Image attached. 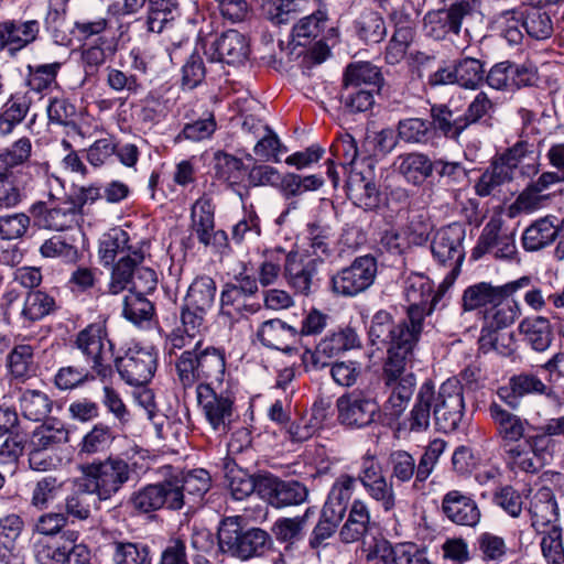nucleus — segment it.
Returning a JSON list of instances; mask_svg holds the SVG:
<instances>
[{"mask_svg":"<svg viewBox=\"0 0 564 564\" xmlns=\"http://www.w3.org/2000/svg\"><path fill=\"white\" fill-rule=\"evenodd\" d=\"M522 341L532 350L545 351L554 338L553 326L544 316H531L523 318L518 325Z\"/></svg>","mask_w":564,"mask_h":564,"instance_id":"obj_36","label":"nucleus"},{"mask_svg":"<svg viewBox=\"0 0 564 564\" xmlns=\"http://www.w3.org/2000/svg\"><path fill=\"white\" fill-rule=\"evenodd\" d=\"M370 516L367 507L359 500L354 501L348 517L339 530V539L343 543L359 541L368 531Z\"/></svg>","mask_w":564,"mask_h":564,"instance_id":"obj_53","label":"nucleus"},{"mask_svg":"<svg viewBox=\"0 0 564 564\" xmlns=\"http://www.w3.org/2000/svg\"><path fill=\"white\" fill-rule=\"evenodd\" d=\"M290 250L281 246L265 248L262 251V262L259 267V282L263 285L273 284L284 271Z\"/></svg>","mask_w":564,"mask_h":564,"instance_id":"obj_55","label":"nucleus"},{"mask_svg":"<svg viewBox=\"0 0 564 564\" xmlns=\"http://www.w3.org/2000/svg\"><path fill=\"white\" fill-rule=\"evenodd\" d=\"M328 19L326 6L319 7L316 11L299 20L292 29L293 41L300 46H307L316 40Z\"/></svg>","mask_w":564,"mask_h":564,"instance_id":"obj_52","label":"nucleus"},{"mask_svg":"<svg viewBox=\"0 0 564 564\" xmlns=\"http://www.w3.org/2000/svg\"><path fill=\"white\" fill-rule=\"evenodd\" d=\"M531 525L539 533H546L547 525H555L557 520V503L549 492H541L530 508Z\"/></svg>","mask_w":564,"mask_h":564,"instance_id":"obj_63","label":"nucleus"},{"mask_svg":"<svg viewBox=\"0 0 564 564\" xmlns=\"http://www.w3.org/2000/svg\"><path fill=\"white\" fill-rule=\"evenodd\" d=\"M315 514V508L308 507L303 514L294 518H280L272 527V532L279 542L294 543L303 538L308 520Z\"/></svg>","mask_w":564,"mask_h":564,"instance_id":"obj_57","label":"nucleus"},{"mask_svg":"<svg viewBox=\"0 0 564 564\" xmlns=\"http://www.w3.org/2000/svg\"><path fill=\"white\" fill-rule=\"evenodd\" d=\"M531 283V276L523 275L503 285L495 286L489 282H478L467 286L462 296V307L465 312L498 304L516 294L520 289H525Z\"/></svg>","mask_w":564,"mask_h":564,"instance_id":"obj_14","label":"nucleus"},{"mask_svg":"<svg viewBox=\"0 0 564 564\" xmlns=\"http://www.w3.org/2000/svg\"><path fill=\"white\" fill-rule=\"evenodd\" d=\"M217 130V121L213 111L206 110L204 113L185 122L182 130L176 135V141L187 140L191 142H200L212 139Z\"/></svg>","mask_w":564,"mask_h":564,"instance_id":"obj_61","label":"nucleus"},{"mask_svg":"<svg viewBox=\"0 0 564 564\" xmlns=\"http://www.w3.org/2000/svg\"><path fill=\"white\" fill-rule=\"evenodd\" d=\"M325 183L321 174L301 175L288 172L280 175L276 189L281 196L289 202L288 209L297 208V198L308 192H316Z\"/></svg>","mask_w":564,"mask_h":564,"instance_id":"obj_32","label":"nucleus"},{"mask_svg":"<svg viewBox=\"0 0 564 564\" xmlns=\"http://www.w3.org/2000/svg\"><path fill=\"white\" fill-rule=\"evenodd\" d=\"M115 438L111 427L102 423L95 424L78 443L76 456L85 463L98 460L96 456L107 453Z\"/></svg>","mask_w":564,"mask_h":564,"instance_id":"obj_35","label":"nucleus"},{"mask_svg":"<svg viewBox=\"0 0 564 564\" xmlns=\"http://www.w3.org/2000/svg\"><path fill=\"white\" fill-rule=\"evenodd\" d=\"M347 197L365 210H376L380 206V192L376 184L360 174H350L344 184Z\"/></svg>","mask_w":564,"mask_h":564,"instance_id":"obj_42","label":"nucleus"},{"mask_svg":"<svg viewBox=\"0 0 564 564\" xmlns=\"http://www.w3.org/2000/svg\"><path fill=\"white\" fill-rule=\"evenodd\" d=\"M122 316L141 328H149L156 321V308L145 294L129 292L123 299Z\"/></svg>","mask_w":564,"mask_h":564,"instance_id":"obj_43","label":"nucleus"},{"mask_svg":"<svg viewBox=\"0 0 564 564\" xmlns=\"http://www.w3.org/2000/svg\"><path fill=\"white\" fill-rule=\"evenodd\" d=\"M305 234L308 250L314 256L313 260H318L321 264L334 256V232L329 225L319 220L310 221L306 224Z\"/></svg>","mask_w":564,"mask_h":564,"instance_id":"obj_39","label":"nucleus"},{"mask_svg":"<svg viewBox=\"0 0 564 564\" xmlns=\"http://www.w3.org/2000/svg\"><path fill=\"white\" fill-rule=\"evenodd\" d=\"M170 482L177 489L180 510L186 503L197 501L209 490L210 475L203 468L193 469L171 476Z\"/></svg>","mask_w":564,"mask_h":564,"instance_id":"obj_31","label":"nucleus"},{"mask_svg":"<svg viewBox=\"0 0 564 564\" xmlns=\"http://www.w3.org/2000/svg\"><path fill=\"white\" fill-rule=\"evenodd\" d=\"M475 3V0H456L447 7L427 11L423 18L426 36L436 41H443L449 35L458 36L464 21L474 18Z\"/></svg>","mask_w":564,"mask_h":564,"instance_id":"obj_7","label":"nucleus"},{"mask_svg":"<svg viewBox=\"0 0 564 564\" xmlns=\"http://www.w3.org/2000/svg\"><path fill=\"white\" fill-rule=\"evenodd\" d=\"M538 80V68L531 61L517 63L510 59L494 64L486 75V84L496 90L516 91L532 87Z\"/></svg>","mask_w":564,"mask_h":564,"instance_id":"obj_11","label":"nucleus"},{"mask_svg":"<svg viewBox=\"0 0 564 564\" xmlns=\"http://www.w3.org/2000/svg\"><path fill=\"white\" fill-rule=\"evenodd\" d=\"M432 159L423 152H409L398 155L390 167L408 184L422 186L432 180Z\"/></svg>","mask_w":564,"mask_h":564,"instance_id":"obj_27","label":"nucleus"},{"mask_svg":"<svg viewBox=\"0 0 564 564\" xmlns=\"http://www.w3.org/2000/svg\"><path fill=\"white\" fill-rule=\"evenodd\" d=\"M358 347L359 336L354 328L347 326L328 333L314 347H306L302 360L306 366L323 368L329 365L332 358Z\"/></svg>","mask_w":564,"mask_h":564,"instance_id":"obj_12","label":"nucleus"},{"mask_svg":"<svg viewBox=\"0 0 564 564\" xmlns=\"http://www.w3.org/2000/svg\"><path fill=\"white\" fill-rule=\"evenodd\" d=\"M522 29L533 41H546L554 33L553 18L549 11L540 7H527L521 10Z\"/></svg>","mask_w":564,"mask_h":564,"instance_id":"obj_48","label":"nucleus"},{"mask_svg":"<svg viewBox=\"0 0 564 564\" xmlns=\"http://www.w3.org/2000/svg\"><path fill=\"white\" fill-rule=\"evenodd\" d=\"M177 15H180L178 0H148L147 14L138 21H143L148 32L159 34Z\"/></svg>","mask_w":564,"mask_h":564,"instance_id":"obj_47","label":"nucleus"},{"mask_svg":"<svg viewBox=\"0 0 564 564\" xmlns=\"http://www.w3.org/2000/svg\"><path fill=\"white\" fill-rule=\"evenodd\" d=\"M58 308L56 299L52 294L43 290L29 291L24 299L21 317L32 324L54 314Z\"/></svg>","mask_w":564,"mask_h":564,"instance_id":"obj_51","label":"nucleus"},{"mask_svg":"<svg viewBox=\"0 0 564 564\" xmlns=\"http://www.w3.org/2000/svg\"><path fill=\"white\" fill-rule=\"evenodd\" d=\"M259 291L258 280L252 274L240 272L225 283L220 292V314L230 319L245 317L259 311L260 305L247 303Z\"/></svg>","mask_w":564,"mask_h":564,"instance_id":"obj_9","label":"nucleus"},{"mask_svg":"<svg viewBox=\"0 0 564 564\" xmlns=\"http://www.w3.org/2000/svg\"><path fill=\"white\" fill-rule=\"evenodd\" d=\"M197 400L214 430L225 427L234 409L231 390H197Z\"/></svg>","mask_w":564,"mask_h":564,"instance_id":"obj_26","label":"nucleus"},{"mask_svg":"<svg viewBox=\"0 0 564 564\" xmlns=\"http://www.w3.org/2000/svg\"><path fill=\"white\" fill-rule=\"evenodd\" d=\"M130 242L129 234L120 227H115L105 232L98 246V257L100 263L108 268L113 265L117 257L121 253H128L129 249L137 248Z\"/></svg>","mask_w":564,"mask_h":564,"instance_id":"obj_49","label":"nucleus"},{"mask_svg":"<svg viewBox=\"0 0 564 564\" xmlns=\"http://www.w3.org/2000/svg\"><path fill=\"white\" fill-rule=\"evenodd\" d=\"M437 402H433V413L438 427L445 432L455 430L464 411L462 390H443L438 392Z\"/></svg>","mask_w":564,"mask_h":564,"instance_id":"obj_33","label":"nucleus"},{"mask_svg":"<svg viewBox=\"0 0 564 564\" xmlns=\"http://www.w3.org/2000/svg\"><path fill=\"white\" fill-rule=\"evenodd\" d=\"M378 271L377 259L371 254L360 256L330 276V290L343 297H354L368 290Z\"/></svg>","mask_w":564,"mask_h":564,"instance_id":"obj_8","label":"nucleus"},{"mask_svg":"<svg viewBox=\"0 0 564 564\" xmlns=\"http://www.w3.org/2000/svg\"><path fill=\"white\" fill-rule=\"evenodd\" d=\"M380 89L354 86H341L339 100L349 113L366 112L375 106V94Z\"/></svg>","mask_w":564,"mask_h":564,"instance_id":"obj_62","label":"nucleus"},{"mask_svg":"<svg viewBox=\"0 0 564 564\" xmlns=\"http://www.w3.org/2000/svg\"><path fill=\"white\" fill-rule=\"evenodd\" d=\"M356 35L367 44H376L383 40L387 26L380 13L364 10L352 23Z\"/></svg>","mask_w":564,"mask_h":564,"instance_id":"obj_56","label":"nucleus"},{"mask_svg":"<svg viewBox=\"0 0 564 564\" xmlns=\"http://www.w3.org/2000/svg\"><path fill=\"white\" fill-rule=\"evenodd\" d=\"M383 84L380 68L370 62L349 63L343 73L341 86L381 89Z\"/></svg>","mask_w":564,"mask_h":564,"instance_id":"obj_45","label":"nucleus"},{"mask_svg":"<svg viewBox=\"0 0 564 564\" xmlns=\"http://www.w3.org/2000/svg\"><path fill=\"white\" fill-rule=\"evenodd\" d=\"M68 441V431L61 423H44L31 434L26 448L54 449Z\"/></svg>","mask_w":564,"mask_h":564,"instance_id":"obj_58","label":"nucleus"},{"mask_svg":"<svg viewBox=\"0 0 564 564\" xmlns=\"http://www.w3.org/2000/svg\"><path fill=\"white\" fill-rule=\"evenodd\" d=\"M490 414L497 424L499 436L505 442V447L513 446L512 444L520 441L524 436L523 421L508 412L502 408V404L492 401L490 405Z\"/></svg>","mask_w":564,"mask_h":564,"instance_id":"obj_50","label":"nucleus"},{"mask_svg":"<svg viewBox=\"0 0 564 564\" xmlns=\"http://www.w3.org/2000/svg\"><path fill=\"white\" fill-rule=\"evenodd\" d=\"M465 229L460 224L453 223L438 229L431 242L433 258L443 267L459 271L465 258L463 241Z\"/></svg>","mask_w":564,"mask_h":564,"instance_id":"obj_17","label":"nucleus"},{"mask_svg":"<svg viewBox=\"0 0 564 564\" xmlns=\"http://www.w3.org/2000/svg\"><path fill=\"white\" fill-rule=\"evenodd\" d=\"M417 17L419 11L411 1L402 3L390 13V23L393 25V34L390 36V64L406 58L409 65H424L434 58L420 51L408 54L414 41Z\"/></svg>","mask_w":564,"mask_h":564,"instance_id":"obj_6","label":"nucleus"},{"mask_svg":"<svg viewBox=\"0 0 564 564\" xmlns=\"http://www.w3.org/2000/svg\"><path fill=\"white\" fill-rule=\"evenodd\" d=\"M556 217L547 216L533 221L522 234L521 242L525 251H538L556 240Z\"/></svg>","mask_w":564,"mask_h":564,"instance_id":"obj_44","label":"nucleus"},{"mask_svg":"<svg viewBox=\"0 0 564 564\" xmlns=\"http://www.w3.org/2000/svg\"><path fill=\"white\" fill-rule=\"evenodd\" d=\"M32 106L29 91L12 93L0 107V135L6 137L26 118Z\"/></svg>","mask_w":564,"mask_h":564,"instance_id":"obj_37","label":"nucleus"},{"mask_svg":"<svg viewBox=\"0 0 564 564\" xmlns=\"http://www.w3.org/2000/svg\"><path fill=\"white\" fill-rule=\"evenodd\" d=\"M159 351L153 346L130 347L124 356L115 359L117 372L122 380L134 388L147 387L155 375Z\"/></svg>","mask_w":564,"mask_h":564,"instance_id":"obj_10","label":"nucleus"},{"mask_svg":"<svg viewBox=\"0 0 564 564\" xmlns=\"http://www.w3.org/2000/svg\"><path fill=\"white\" fill-rule=\"evenodd\" d=\"M289 257L283 276L296 294L306 296L312 292L313 278L319 265L318 260L304 258L296 246L292 247Z\"/></svg>","mask_w":564,"mask_h":564,"instance_id":"obj_25","label":"nucleus"},{"mask_svg":"<svg viewBox=\"0 0 564 564\" xmlns=\"http://www.w3.org/2000/svg\"><path fill=\"white\" fill-rule=\"evenodd\" d=\"M431 127L434 134L458 142L468 127L462 109L447 104H433L430 109Z\"/></svg>","mask_w":564,"mask_h":564,"instance_id":"obj_28","label":"nucleus"},{"mask_svg":"<svg viewBox=\"0 0 564 564\" xmlns=\"http://www.w3.org/2000/svg\"><path fill=\"white\" fill-rule=\"evenodd\" d=\"M203 48L208 62L232 66L245 64L251 52L249 39L237 30L216 34L204 43Z\"/></svg>","mask_w":564,"mask_h":564,"instance_id":"obj_13","label":"nucleus"},{"mask_svg":"<svg viewBox=\"0 0 564 564\" xmlns=\"http://www.w3.org/2000/svg\"><path fill=\"white\" fill-rule=\"evenodd\" d=\"M217 536L224 551L242 561L263 556L273 545L272 538L265 530L248 528L241 516L223 519Z\"/></svg>","mask_w":564,"mask_h":564,"instance_id":"obj_3","label":"nucleus"},{"mask_svg":"<svg viewBox=\"0 0 564 564\" xmlns=\"http://www.w3.org/2000/svg\"><path fill=\"white\" fill-rule=\"evenodd\" d=\"M144 261V251L142 246L134 249H129V252L113 262L110 282L108 284L109 294H119L127 290L137 272L139 265Z\"/></svg>","mask_w":564,"mask_h":564,"instance_id":"obj_34","label":"nucleus"},{"mask_svg":"<svg viewBox=\"0 0 564 564\" xmlns=\"http://www.w3.org/2000/svg\"><path fill=\"white\" fill-rule=\"evenodd\" d=\"M80 470L89 492L96 494L100 500L116 495L131 479L132 469L127 460L119 456L83 463Z\"/></svg>","mask_w":564,"mask_h":564,"instance_id":"obj_5","label":"nucleus"},{"mask_svg":"<svg viewBox=\"0 0 564 564\" xmlns=\"http://www.w3.org/2000/svg\"><path fill=\"white\" fill-rule=\"evenodd\" d=\"M256 335L262 346L286 354L296 351L300 346L296 326L281 318H271L262 322Z\"/></svg>","mask_w":564,"mask_h":564,"instance_id":"obj_24","label":"nucleus"},{"mask_svg":"<svg viewBox=\"0 0 564 564\" xmlns=\"http://www.w3.org/2000/svg\"><path fill=\"white\" fill-rule=\"evenodd\" d=\"M177 489L170 482V478L163 481L147 485L133 492L130 503L140 513H150L162 508L178 510Z\"/></svg>","mask_w":564,"mask_h":564,"instance_id":"obj_19","label":"nucleus"},{"mask_svg":"<svg viewBox=\"0 0 564 564\" xmlns=\"http://www.w3.org/2000/svg\"><path fill=\"white\" fill-rule=\"evenodd\" d=\"M62 68V63L53 62L46 64H28L24 84L30 91L42 96L48 95L57 86V75Z\"/></svg>","mask_w":564,"mask_h":564,"instance_id":"obj_46","label":"nucleus"},{"mask_svg":"<svg viewBox=\"0 0 564 564\" xmlns=\"http://www.w3.org/2000/svg\"><path fill=\"white\" fill-rule=\"evenodd\" d=\"M171 62L181 64V87L183 90H192L203 84L206 77V66L203 57L193 47L189 39L172 42L166 48Z\"/></svg>","mask_w":564,"mask_h":564,"instance_id":"obj_15","label":"nucleus"},{"mask_svg":"<svg viewBox=\"0 0 564 564\" xmlns=\"http://www.w3.org/2000/svg\"><path fill=\"white\" fill-rule=\"evenodd\" d=\"M337 408L339 421L345 425L356 427L370 424L378 412L377 403L356 390L340 397Z\"/></svg>","mask_w":564,"mask_h":564,"instance_id":"obj_23","label":"nucleus"},{"mask_svg":"<svg viewBox=\"0 0 564 564\" xmlns=\"http://www.w3.org/2000/svg\"><path fill=\"white\" fill-rule=\"evenodd\" d=\"M174 371L183 388H214L227 383L234 388L230 371L226 369V354L224 348L204 346L197 340L189 349L175 354L173 360Z\"/></svg>","mask_w":564,"mask_h":564,"instance_id":"obj_2","label":"nucleus"},{"mask_svg":"<svg viewBox=\"0 0 564 564\" xmlns=\"http://www.w3.org/2000/svg\"><path fill=\"white\" fill-rule=\"evenodd\" d=\"M31 155L32 142L29 137L0 148V208H13L23 200V188L18 177Z\"/></svg>","mask_w":564,"mask_h":564,"instance_id":"obj_4","label":"nucleus"},{"mask_svg":"<svg viewBox=\"0 0 564 564\" xmlns=\"http://www.w3.org/2000/svg\"><path fill=\"white\" fill-rule=\"evenodd\" d=\"M261 498L274 508L297 506L306 501L307 487L297 480H282L271 474H267L260 481Z\"/></svg>","mask_w":564,"mask_h":564,"instance_id":"obj_20","label":"nucleus"},{"mask_svg":"<svg viewBox=\"0 0 564 564\" xmlns=\"http://www.w3.org/2000/svg\"><path fill=\"white\" fill-rule=\"evenodd\" d=\"M216 293L215 280L208 275H199L191 283L184 302L209 312L215 304Z\"/></svg>","mask_w":564,"mask_h":564,"instance_id":"obj_60","label":"nucleus"},{"mask_svg":"<svg viewBox=\"0 0 564 564\" xmlns=\"http://www.w3.org/2000/svg\"><path fill=\"white\" fill-rule=\"evenodd\" d=\"M395 283L400 284L408 307L406 318L390 330V382L393 364L402 362L414 348L423 330L425 317L434 312L446 291L442 285L435 291L429 276L416 272L403 275Z\"/></svg>","mask_w":564,"mask_h":564,"instance_id":"obj_1","label":"nucleus"},{"mask_svg":"<svg viewBox=\"0 0 564 564\" xmlns=\"http://www.w3.org/2000/svg\"><path fill=\"white\" fill-rule=\"evenodd\" d=\"M441 512L449 522L469 528H475L481 518L480 509L471 496L457 489L443 496Z\"/></svg>","mask_w":564,"mask_h":564,"instance_id":"obj_22","label":"nucleus"},{"mask_svg":"<svg viewBox=\"0 0 564 564\" xmlns=\"http://www.w3.org/2000/svg\"><path fill=\"white\" fill-rule=\"evenodd\" d=\"M117 39L110 37L95 39L91 43H85L80 48V61L87 76L95 75L98 69L117 52Z\"/></svg>","mask_w":564,"mask_h":564,"instance_id":"obj_41","label":"nucleus"},{"mask_svg":"<svg viewBox=\"0 0 564 564\" xmlns=\"http://www.w3.org/2000/svg\"><path fill=\"white\" fill-rule=\"evenodd\" d=\"M41 23L36 19H7L0 22V53L15 57L40 39Z\"/></svg>","mask_w":564,"mask_h":564,"instance_id":"obj_16","label":"nucleus"},{"mask_svg":"<svg viewBox=\"0 0 564 564\" xmlns=\"http://www.w3.org/2000/svg\"><path fill=\"white\" fill-rule=\"evenodd\" d=\"M215 210L213 198L203 194L191 207V228L198 242L205 247L210 246L212 232L215 229Z\"/></svg>","mask_w":564,"mask_h":564,"instance_id":"obj_38","label":"nucleus"},{"mask_svg":"<svg viewBox=\"0 0 564 564\" xmlns=\"http://www.w3.org/2000/svg\"><path fill=\"white\" fill-rule=\"evenodd\" d=\"M368 338V367L381 377L388 388V311L379 310L372 316Z\"/></svg>","mask_w":564,"mask_h":564,"instance_id":"obj_18","label":"nucleus"},{"mask_svg":"<svg viewBox=\"0 0 564 564\" xmlns=\"http://www.w3.org/2000/svg\"><path fill=\"white\" fill-rule=\"evenodd\" d=\"M110 545L115 564H151L150 549L144 543L116 540Z\"/></svg>","mask_w":564,"mask_h":564,"instance_id":"obj_64","label":"nucleus"},{"mask_svg":"<svg viewBox=\"0 0 564 564\" xmlns=\"http://www.w3.org/2000/svg\"><path fill=\"white\" fill-rule=\"evenodd\" d=\"M492 29L510 45L521 44L524 37L521 11L511 9L497 13L492 19Z\"/></svg>","mask_w":564,"mask_h":564,"instance_id":"obj_59","label":"nucleus"},{"mask_svg":"<svg viewBox=\"0 0 564 564\" xmlns=\"http://www.w3.org/2000/svg\"><path fill=\"white\" fill-rule=\"evenodd\" d=\"M74 345L91 360L105 359L107 351L112 355L113 345L108 338L105 322L88 324L76 335Z\"/></svg>","mask_w":564,"mask_h":564,"instance_id":"obj_30","label":"nucleus"},{"mask_svg":"<svg viewBox=\"0 0 564 564\" xmlns=\"http://www.w3.org/2000/svg\"><path fill=\"white\" fill-rule=\"evenodd\" d=\"M514 173L498 156L494 158L490 165L482 172L474 188L478 196L487 197L505 183L513 180Z\"/></svg>","mask_w":564,"mask_h":564,"instance_id":"obj_54","label":"nucleus"},{"mask_svg":"<svg viewBox=\"0 0 564 564\" xmlns=\"http://www.w3.org/2000/svg\"><path fill=\"white\" fill-rule=\"evenodd\" d=\"M214 172L215 178L226 183L227 187L238 196H241L240 193H246L247 166L240 158L223 150L216 151L214 153Z\"/></svg>","mask_w":564,"mask_h":564,"instance_id":"obj_29","label":"nucleus"},{"mask_svg":"<svg viewBox=\"0 0 564 564\" xmlns=\"http://www.w3.org/2000/svg\"><path fill=\"white\" fill-rule=\"evenodd\" d=\"M84 236L80 228L70 234L55 235L44 240L40 247V253L44 258H61L66 263H76L80 257L77 241Z\"/></svg>","mask_w":564,"mask_h":564,"instance_id":"obj_40","label":"nucleus"},{"mask_svg":"<svg viewBox=\"0 0 564 564\" xmlns=\"http://www.w3.org/2000/svg\"><path fill=\"white\" fill-rule=\"evenodd\" d=\"M521 314L517 302L492 304L484 315V323L480 330L479 345L482 349L498 350L499 330L513 324Z\"/></svg>","mask_w":564,"mask_h":564,"instance_id":"obj_21","label":"nucleus"}]
</instances>
